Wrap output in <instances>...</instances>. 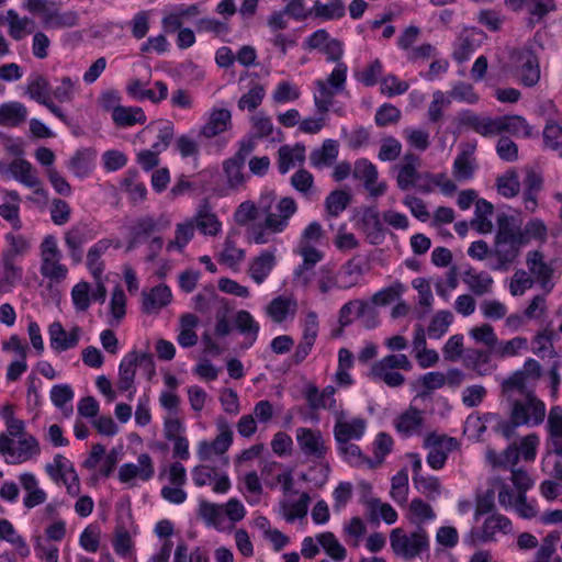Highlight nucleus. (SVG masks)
Returning <instances> with one entry per match:
<instances>
[{
	"instance_id": "nucleus-50",
	"label": "nucleus",
	"mask_w": 562,
	"mask_h": 562,
	"mask_svg": "<svg viewBox=\"0 0 562 562\" xmlns=\"http://www.w3.org/2000/svg\"><path fill=\"white\" fill-rule=\"evenodd\" d=\"M339 290H349L359 284L363 276L362 265L356 259H349L337 271Z\"/></svg>"
},
{
	"instance_id": "nucleus-29",
	"label": "nucleus",
	"mask_w": 562,
	"mask_h": 562,
	"mask_svg": "<svg viewBox=\"0 0 562 562\" xmlns=\"http://www.w3.org/2000/svg\"><path fill=\"white\" fill-rule=\"evenodd\" d=\"M475 145L465 144L452 165V175L457 181L463 182L473 178L476 164L473 157Z\"/></svg>"
},
{
	"instance_id": "nucleus-21",
	"label": "nucleus",
	"mask_w": 562,
	"mask_h": 562,
	"mask_svg": "<svg viewBox=\"0 0 562 562\" xmlns=\"http://www.w3.org/2000/svg\"><path fill=\"white\" fill-rule=\"evenodd\" d=\"M155 474L153 459L148 453H142L137 458V464L124 463L119 470V480L122 483H131L134 479L147 482Z\"/></svg>"
},
{
	"instance_id": "nucleus-25",
	"label": "nucleus",
	"mask_w": 562,
	"mask_h": 562,
	"mask_svg": "<svg viewBox=\"0 0 562 562\" xmlns=\"http://www.w3.org/2000/svg\"><path fill=\"white\" fill-rule=\"evenodd\" d=\"M526 265L546 293H549L553 288V283L551 282L553 268L550 263L544 261L543 254L539 250L529 251L527 254Z\"/></svg>"
},
{
	"instance_id": "nucleus-33",
	"label": "nucleus",
	"mask_w": 562,
	"mask_h": 562,
	"mask_svg": "<svg viewBox=\"0 0 562 562\" xmlns=\"http://www.w3.org/2000/svg\"><path fill=\"white\" fill-rule=\"evenodd\" d=\"M367 428L366 419L361 417L351 420L337 419L334 425V438L336 442H350V440H359L364 435Z\"/></svg>"
},
{
	"instance_id": "nucleus-49",
	"label": "nucleus",
	"mask_w": 562,
	"mask_h": 562,
	"mask_svg": "<svg viewBox=\"0 0 562 562\" xmlns=\"http://www.w3.org/2000/svg\"><path fill=\"white\" fill-rule=\"evenodd\" d=\"M315 86L316 91L313 99L316 112L321 115H326L333 105L334 98L342 91L335 90L333 86H329L323 79L316 80Z\"/></svg>"
},
{
	"instance_id": "nucleus-8",
	"label": "nucleus",
	"mask_w": 562,
	"mask_h": 562,
	"mask_svg": "<svg viewBox=\"0 0 562 562\" xmlns=\"http://www.w3.org/2000/svg\"><path fill=\"white\" fill-rule=\"evenodd\" d=\"M41 447L38 440L32 436L19 438L15 443L14 439L5 434L0 435V454L9 464H21L34 457L40 456Z\"/></svg>"
},
{
	"instance_id": "nucleus-6",
	"label": "nucleus",
	"mask_w": 562,
	"mask_h": 562,
	"mask_svg": "<svg viewBox=\"0 0 562 562\" xmlns=\"http://www.w3.org/2000/svg\"><path fill=\"white\" fill-rule=\"evenodd\" d=\"M40 272L43 278L59 283L68 276V268L61 263V251L54 235H46L41 245Z\"/></svg>"
},
{
	"instance_id": "nucleus-5",
	"label": "nucleus",
	"mask_w": 562,
	"mask_h": 562,
	"mask_svg": "<svg viewBox=\"0 0 562 562\" xmlns=\"http://www.w3.org/2000/svg\"><path fill=\"white\" fill-rule=\"evenodd\" d=\"M255 147L256 143L252 137L241 139L235 155L223 161V173L228 189L239 191L246 187L249 177L244 172V168L248 156L255 150Z\"/></svg>"
},
{
	"instance_id": "nucleus-44",
	"label": "nucleus",
	"mask_w": 562,
	"mask_h": 562,
	"mask_svg": "<svg viewBox=\"0 0 562 562\" xmlns=\"http://www.w3.org/2000/svg\"><path fill=\"white\" fill-rule=\"evenodd\" d=\"M151 131L158 132L157 140L151 145L153 148L160 153L165 151L171 144V140L175 135L173 124L170 121H159L150 123L137 134V137H142L146 133Z\"/></svg>"
},
{
	"instance_id": "nucleus-27",
	"label": "nucleus",
	"mask_w": 562,
	"mask_h": 562,
	"mask_svg": "<svg viewBox=\"0 0 562 562\" xmlns=\"http://www.w3.org/2000/svg\"><path fill=\"white\" fill-rule=\"evenodd\" d=\"M475 423L477 424L479 434L484 432L487 426H491L495 432L501 434L506 439L514 437L517 428L521 427V425L510 416L508 420H505L496 413H485L482 417H477Z\"/></svg>"
},
{
	"instance_id": "nucleus-56",
	"label": "nucleus",
	"mask_w": 562,
	"mask_h": 562,
	"mask_svg": "<svg viewBox=\"0 0 562 562\" xmlns=\"http://www.w3.org/2000/svg\"><path fill=\"white\" fill-rule=\"evenodd\" d=\"M316 541L335 562H342L347 558L346 548L331 531H324L316 535Z\"/></svg>"
},
{
	"instance_id": "nucleus-46",
	"label": "nucleus",
	"mask_w": 562,
	"mask_h": 562,
	"mask_svg": "<svg viewBox=\"0 0 562 562\" xmlns=\"http://www.w3.org/2000/svg\"><path fill=\"white\" fill-rule=\"evenodd\" d=\"M526 380L527 376L525 372L516 371L503 381L502 391L509 403L513 402V398H519L527 396L528 393H535L532 390L528 389Z\"/></svg>"
},
{
	"instance_id": "nucleus-13",
	"label": "nucleus",
	"mask_w": 562,
	"mask_h": 562,
	"mask_svg": "<svg viewBox=\"0 0 562 562\" xmlns=\"http://www.w3.org/2000/svg\"><path fill=\"white\" fill-rule=\"evenodd\" d=\"M424 447L429 449L427 464L434 470H440L445 467L448 454L458 449L459 442L453 437L432 432L426 436Z\"/></svg>"
},
{
	"instance_id": "nucleus-10",
	"label": "nucleus",
	"mask_w": 562,
	"mask_h": 562,
	"mask_svg": "<svg viewBox=\"0 0 562 562\" xmlns=\"http://www.w3.org/2000/svg\"><path fill=\"white\" fill-rule=\"evenodd\" d=\"M509 63L520 75V81L524 86L532 87L539 81V61L530 47L513 49L509 54Z\"/></svg>"
},
{
	"instance_id": "nucleus-59",
	"label": "nucleus",
	"mask_w": 562,
	"mask_h": 562,
	"mask_svg": "<svg viewBox=\"0 0 562 562\" xmlns=\"http://www.w3.org/2000/svg\"><path fill=\"white\" fill-rule=\"evenodd\" d=\"M304 146L296 145L290 147L288 145L281 146L278 150V170L281 175H285L291 168L295 166V161L304 159Z\"/></svg>"
},
{
	"instance_id": "nucleus-4",
	"label": "nucleus",
	"mask_w": 562,
	"mask_h": 562,
	"mask_svg": "<svg viewBox=\"0 0 562 562\" xmlns=\"http://www.w3.org/2000/svg\"><path fill=\"white\" fill-rule=\"evenodd\" d=\"M413 364L404 353H391L375 361L370 369V378L382 381L390 387H398L404 384L405 378L396 370H412Z\"/></svg>"
},
{
	"instance_id": "nucleus-58",
	"label": "nucleus",
	"mask_w": 562,
	"mask_h": 562,
	"mask_svg": "<svg viewBox=\"0 0 562 562\" xmlns=\"http://www.w3.org/2000/svg\"><path fill=\"white\" fill-rule=\"evenodd\" d=\"M69 170L74 176L83 179L93 170V155L89 149H80L75 153L68 162Z\"/></svg>"
},
{
	"instance_id": "nucleus-48",
	"label": "nucleus",
	"mask_w": 562,
	"mask_h": 562,
	"mask_svg": "<svg viewBox=\"0 0 562 562\" xmlns=\"http://www.w3.org/2000/svg\"><path fill=\"white\" fill-rule=\"evenodd\" d=\"M113 123L117 127H131L136 124L146 123V114L139 106H124L116 108L112 115Z\"/></svg>"
},
{
	"instance_id": "nucleus-32",
	"label": "nucleus",
	"mask_w": 562,
	"mask_h": 562,
	"mask_svg": "<svg viewBox=\"0 0 562 562\" xmlns=\"http://www.w3.org/2000/svg\"><path fill=\"white\" fill-rule=\"evenodd\" d=\"M142 310L146 314L157 313L167 306L172 299L171 290L168 285L160 283L151 288L148 292L142 293Z\"/></svg>"
},
{
	"instance_id": "nucleus-14",
	"label": "nucleus",
	"mask_w": 562,
	"mask_h": 562,
	"mask_svg": "<svg viewBox=\"0 0 562 562\" xmlns=\"http://www.w3.org/2000/svg\"><path fill=\"white\" fill-rule=\"evenodd\" d=\"M296 442L301 452L310 460L324 461L329 447L326 443L321 430L307 427L296 429Z\"/></svg>"
},
{
	"instance_id": "nucleus-36",
	"label": "nucleus",
	"mask_w": 562,
	"mask_h": 562,
	"mask_svg": "<svg viewBox=\"0 0 562 562\" xmlns=\"http://www.w3.org/2000/svg\"><path fill=\"white\" fill-rule=\"evenodd\" d=\"M462 281L469 291L476 296H483L493 291L494 279L486 271L468 268L462 274Z\"/></svg>"
},
{
	"instance_id": "nucleus-26",
	"label": "nucleus",
	"mask_w": 562,
	"mask_h": 562,
	"mask_svg": "<svg viewBox=\"0 0 562 562\" xmlns=\"http://www.w3.org/2000/svg\"><path fill=\"white\" fill-rule=\"evenodd\" d=\"M424 413L411 405L394 422L396 431L403 437L419 436L424 428Z\"/></svg>"
},
{
	"instance_id": "nucleus-54",
	"label": "nucleus",
	"mask_w": 562,
	"mask_h": 562,
	"mask_svg": "<svg viewBox=\"0 0 562 562\" xmlns=\"http://www.w3.org/2000/svg\"><path fill=\"white\" fill-rule=\"evenodd\" d=\"M520 458V451L517 443L509 445L503 452L498 453L494 450H488L486 452L487 461L494 468L501 469H515L514 467L517 464Z\"/></svg>"
},
{
	"instance_id": "nucleus-12",
	"label": "nucleus",
	"mask_w": 562,
	"mask_h": 562,
	"mask_svg": "<svg viewBox=\"0 0 562 562\" xmlns=\"http://www.w3.org/2000/svg\"><path fill=\"white\" fill-rule=\"evenodd\" d=\"M144 366L146 369L154 371L153 356L148 352L137 353L135 350L126 353L119 366V382L117 387L121 392L133 390L134 380L136 374V367Z\"/></svg>"
},
{
	"instance_id": "nucleus-34",
	"label": "nucleus",
	"mask_w": 562,
	"mask_h": 562,
	"mask_svg": "<svg viewBox=\"0 0 562 562\" xmlns=\"http://www.w3.org/2000/svg\"><path fill=\"white\" fill-rule=\"evenodd\" d=\"M367 518L371 524L379 525L383 520L387 525L396 522L398 515L389 504L378 497H370L364 501Z\"/></svg>"
},
{
	"instance_id": "nucleus-38",
	"label": "nucleus",
	"mask_w": 562,
	"mask_h": 562,
	"mask_svg": "<svg viewBox=\"0 0 562 562\" xmlns=\"http://www.w3.org/2000/svg\"><path fill=\"white\" fill-rule=\"evenodd\" d=\"M191 220L195 229L205 236H216L222 229V223L206 203L199 206Z\"/></svg>"
},
{
	"instance_id": "nucleus-18",
	"label": "nucleus",
	"mask_w": 562,
	"mask_h": 562,
	"mask_svg": "<svg viewBox=\"0 0 562 562\" xmlns=\"http://www.w3.org/2000/svg\"><path fill=\"white\" fill-rule=\"evenodd\" d=\"M68 0H65L67 2ZM57 5H61V3H56L53 5L48 3L41 9L36 14L42 18L43 25L46 29H63V27H72L78 24L79 16L76 11H59Z\"/></svg>"
},
{
	"instance_id": "nucleus-11",
	"label": "nucleus",
	"mask_w": 562,
	"mask_h": 562,
	"mask_svg": "<svg viewBox=\"0 0 562 562\" xmlns=\"http://www.w3.org/2000/svg\"><path fill=\"white\" fill-rule=\"evenodd\" d=\"M95 236L97 233L86 223H77L64 233V244L74 266L82 262L85 246L93 240Z\"/></svg>"
},
{
	"instance_id": "nucleus-7",
	"label": "nucleus",
	"mask_w": 562,
	"mask_h": 562,
	"mask_svg": "<svg viewBox=\"0 0 562 562\" xmlns=\"http://www.w3.org/2000/svg\"><path fill=\"white\" fill-rule=\"evenodd\" d=\"M509 404V416L521 426L536 427L541 425L546 418V404L535 393L513 398Z\"/></svg>"
},
{
	"instance_id": "nucleus-41",
	"label": "nucleus",
	"mask_w": 562,
	"mask_h": 562,
	"mask_svg": "<svg viewBox=\"0 0 562 562\" xmlns=\"http://www.w3.org/2000/svg\"><path fill=\"white\" fill-rule=\"evenodd\" d=\"M13 179L27 188H36L41 184L38 177L33 170V166L25 159H14L7 167V172Z\"/></svg>"
},
{
	"instance_id": "nucleus-16",
	"label": "nucleus",
	"mask_w": 562,
	"mask_h": 562,
	"mask_svg": "<svg viewBox=\"0 0 562 562\" xmlns=\"http://www.w3.org/2000/svg\"><path fill=\"white\" fill-rule=\"evenodd\" d=\"M522 239H506L495 238L494 249L491 256L496 258V261L490 263L488 267L494 271H506L512 263L515 262L524 246Z\"/></svg>"
},
{
	"instance_id": "nucleus-40",
	"label": "nucleus",
	"mask_w": 562,
	"mask_h": 562,
	"mask_svg": "<svg viewBox=\"0 0 562 562\" xmlns=\"http://www.w3.org/2000/svg\"><path fill=\"white\" fill-rule=\"evenodd\" d=\"M160 229L159 222L155 217L150 215L139 217L132 227L128 249L144 244L154 233Z\"/></svg>"
},
{
	"instance_id": "nucleus-55",
	"label": "nucleus",
	"mask_w": 562,
	"mask_h": 562,
	"mask_svg": "<svg viewBox=\"0 0 562 562\" xmlns=\"http://www.w3.org/2000/svg\"><path fill=\"white\" fill-rule=\"evenodd\" d=\"M313 18L322 21H333L345 16L346 9L342 0H333L329 3H323L315 0L312 7Z\"/></svg>"
},
{
	"instance_id": "nucleus-43",
	"label": "nucleus",
	"mask_w": 562,
	"mask_h": 562,
	"mask_svg": "<svg viewBox=\"0 0 562 562\" xmlns=\"http://www.w3.org/2000/svg\"><path fill=\"white\" fill-rule=\"evenodd\" d=\"M55 82L56 86L52 89V97L60 103H71L81 89L78 77L63 76L56 78Z\"/></svg>"
},
{
	"instance_id": "nucleus-37",
	"label": "nucleus",
	"mask_w": 562,
	"mask_h": 562,
	"mask_svg": "<svg viewBox=\"0 0 562 562\" xmlns=\"http://www.w3.org/2000/svg\"><path fill=\"white\" fill-rule=\"evenodd\" d=\"M232 122V114L227 109H213L205 124L200 130V135L212 138L225 132Z\"/></svg>"
},
{
	"instance_id": "nucleus-23",
	"label": "nucleus",
	"mask_w": 562,
	"mask_h": 562,
	"mask_svg": "<svg viewBox=\"0 0 562 562\" xmlns=\"http://www.w3.org/2000/svg\"><path fill=\"white\" fill-rule=\"evenodd\" d=\"M282 468L283 465L279 462H268L261 470V476L270 488H276L278 485H281L282 492L289 494L294 485L293 471L286 468L282 472H278Z\"/></svg>"
},
{
	"instance_id": "nucleus-20",
	"label": "nucleus",
	"mask_w": 562,
	"mask_h": 562,
	"mask_svg": "<svg viewBox=\"0 0 562 562\" xmlns=\"http://www.w3.org/2000/svg\"><path fill=\"white\" fill-rule=\"evenodd\" d=\"M359 228L364 233L371 245H380L385 239V229L375 207H367L358 220Z\"/></svg>"
},
{
	"instance_id": "nucleus-19",
	"label": "nucleus",
	"mask_w": 562,
	"mask_h": 562,
	"mask_svg": "<svg viewBox=\"0 0 562 562\" xmlns=\"http://www.w3.org/2000/svg\"><path fill=\"white\" fill-rule=\"evenodd\" d=\"M22 199L16 190H3L0 203V217L10 224L12 231L19 232L23 228L21 218Z\"/></svg>"
},
{
	"instance_id": "nucleus-24",
	"label": "nucleus",
	"mask_w": 562,
	"mask_h": 562,
	"mask_svg": "<svg viewBox=\"0 0 562 562\" xmlns=\"http://www.w3.org/2000/svg\"><path fill=\"white\" fill-rule=\"evenodd\" d=\"M483 38L484 33L476 29H468L462 31L454 44V60L459 64L467 61L471 55L480 47Z\"/></svg>"
},
{
	"instance_id": "nucleus-42",
	"label": "nucleus",
	"mask_w": 562,
	"mask_h": 562,
	"mask_svg": "<svg viewBox=\"0 0 562 562\" xmlns=\"http://www.w3.org/2000/svg\"><path fill=\"white\" fill-rule=\"evenodd\" d=\"M297 303L291 296L279 295L267 306L268 316L277 324L283 323L289 316H294Z\"/></svg>"
},
{
	"instance_id": "nucleus-1",
	"label": "nucleus",
	"mask_w": 562,
	"mask_h": 562,
	"mask_svg": "<svg viewBox=\"0 0 562 562\" xmlns=\"http://www.w3.org/2000/svg\"><path fill=\"white\" fill-rule=\"evenodd\" d=\"M460 121L463 125L471 127L474 132L485 137L502 133H508L514 136L530 135L527 121L519 115L488 117L465 111L461 114Z\"/></svg>"
},
{
	"instance_id": "nucleus-31",
	"label": "nucleus",
	"mask_w": 562,
	"mask_h": 562,
	"mask_svg": "<svg viewBox=\"0 0 562 562\" xmlns=\"http://www.w3.org/2000/svg\"><path fill=\"white\" fill-rule=\"evenodd\" d=\"M276 252V248L265 249L252 259L248 273L255 283L261 284L269 277L277 265Z\"/></svg>"
},
{
	"instance_id": "nucleus-39",
	"label": "nucleus",
	"mask_w": 562,
	"mask_h": 562,
	"mask_svg": "<svg viewBox=\"0 0 562 562\" xmlns=\"http://www.w3.org/2000/svg\"><path fill=\"white\" fill-rule=\"evenodd\" d=\"M235 327L236 329L245 336V340L241 345L244 349H249L254 346L258 338V334L260 330L259 323L256 322L254 316L245 310H240L235 315Z\"/></svg>"
},
{
	"instance_id": "nucleus-60",
	"label": "nucleus",
	"mask_w": 562,
	"mask_h": 562,
	"mask_svg": "<svg viewBox=\"0 0 562 562\" xmlns=\"http://www.w3.org/2000/svg\"><path fill=\"white\" fill-rule=\"evenodd\" d=\"M50 401L55 407L63 411L66 416H69L72 413L71 402L74 400L75 393L69 384H56L52 387Z\"/></svg>"
},
{
	"instance_id": "nucleus-64",
	"label": "nucleus",
	"mask_w": 562,
	"mask_h": 562,
	"mask_svg": "<svg viewBox=\"0 0 562 562\" xmlns=\"http://www.w3.org/2000/svg\"><path fill=\"white\" fill-rule=\"evenodd\" d=\"M45 471L48 476L55 482L60 483L65 477L74 473V464L63 454H56L52 463L45 465Z\"/></svg>"
},
{
	"instance_id": "nucleus-22",
	"label": "nucleus",
	"mask_w": 562,
	"mask_h": 562,
	"mask_svg": "<svg viewBox=\"0 0 562 562\" xmlns=\"http://www.w3.org/2000/svg\"><path fill=\"white\" fill-rule=\"evenodd\" d=\"M48 335L50 348L56 352H61L78 345L81 328L74 326L69 331H66L59 322H54L48 327Z\"/></svg>"
},
{
	"instance_id": "nucleus-53",
	"label": "nucleus",
	"mask_w": 562,
	"mask_h": 562,
	"mask_svg": "<svg viewBox=\"0 0 562 562\" xmlns=\"http://www.w3.org/2000/svg\"><path fill=\"white\" fill-rule=\"evenodd\" d=\"M338 156V143L334 139H325L319 148L310 154V161L313 167L322 168L330 166Z\"/></svg>"
},
{
	"instance_id": "nucleus-47",
	"label": "nucleus",
	"mask_w": 562,
	"mask_h": 562,
	"mask_svg": "<svg viewBox=\"0 0 562 562\" xmlns=\"http://www.w3.org/2000/svg\"><path fill=\"white\" fill-rule=\"evenodd\" d=\"M194 233L195 226L191 218L178 223L175 229V238L166 246L167 251H178L182 254L188 244L193 239Z\"/></svg>"
},
{
	"instance_id": "nucleus-52",
	"label": "nucleus",
	"mask_w": 562,
	"mask_h": 562,
	"mask_svg": "<svg viewBox=\"0 0 562 562\" xmlns=\"http://www.w3.org/2000/svg\"><path fill=\"white\" fill-rule=\"evenodd\" d=\"M27 109L18 101L5 102L0 105V125L18 126L26 120Z\"/></svg>"
},
{
	"instance_id": "nucleus-30",
	"label": "nucleus",
	"mask_w": 562,
	"mask_h": 562,
	"mask_svg": "<svg viewBox=\"0 0 562 562\" xmlns=\"http://www.w3.org/2000/svg\"><path fill=\"white\" fill-rule=\"evenodd\" d=\"M336 389L333 385L325 386L322 391L316 385H308L304 391V397L308 407L313 411L328 409L334 411L337 407L335 398Z\"/></svg>"
},
{
	"instance_id": "nucleus-15",
	"label": "nucleus",
	"mask_w": 562,
	"mask_h": 562,
	"mask_svg": "<svg viewBox=\"0 0 562 562\" xmlns=\"http://www.w3.org/2000/svg\"><path fill=\"white\" fill-rule=\"evenodd\" d=\"M26 93L32 100L36 101L41 105H44L63 123H68L67 115L64 113L61 108L54 103L52 99L50 85L44 76L36 75L30 78L27 81Z\"/></svg>"
},
{
	"instance_id": "nucleus-63",
	"label": "nucleus",
	"mask_w": 562,
	"mask_h": 562,
	"mask_svg": "<svg viewBox=\"0 0 562 562\" xmlns=\"http://www.w3.org/2000/svg\"><path fill=\"white\" fill-rule=\"evenodd\" d=\"M216 428L218 435L210 443L214 454H224L233 443V431L227 420L223 417L217 418Z\"/></svg>"
},
{
	"instance_id": "nucleus-62",
	"label": "nucleus",
	"mask_w": 562,
	"mask_h": 562,
	"mask_svg": "<svg viewBox=\"0 0 562 562\" xmlns=\"http://www.w3.org/2000/svg\"><path fill=\"white\" fill-rule=\"evenodd\" d=\"M0 291L9 292L22 279L23 270L14 260L1 258Z\"/></svg>"
},
{
	"instance_id": "nucleus-51",
	"label": "nucleus",
	"mask_w": 562,
	"mask_h": 562,
	"mask_svg": "<svg viewBox=\"0 0 562 562\" xmlns=\"http://www.w3.org/2000/svg\"><path fill=\"white\" fill-rule=\"evenodd\" d=\"M547 429L554 453L562 456V407H551L547 420Z\"/></svg>"
},
{
	"instance_id": "nucleus-17",
	"label": "nucleus",
	"mask_w": 562,
	"mask_h": 562,
	"mask_svg": "<svg viewBox=\"0 0 562 562\" xmlns=\"http://www.w3.org/2000/svg\"><path fill=\"white\" fill-rule=\"evenodd\" d=\"M352 176L363 182L366 190L373 198L381 196L386 191L385 182L376 183L379 176L376 167L366 158L358 159L355 162Z\"/></svg>"
},
{
	"instance_id": "nucleus-3",
	"label": "nucleus",
	"mask_w": 562,
	"mask_h": 562,
	"mask_svg": "<svg viewBox=\"0 0 562 562\" xmlns=\"http://www.w3.org/2000/svg\"><path fill=\"white\" fill-rule=\"evenodd\" d=\"M390 546L396 557L414 560L429 550V536L423 527H418L409 535L403 528L397 527L390 532Z\"/></svg>"
},
{
	"instance_id": "nucleus-57",
	"label": "nucleus",
	"mask_w": 562,
	"mask_h": 562,
	"mask_svg": "<svg viewBox=\"0 0 562 562\" xmlns=\"http://www.w3.org/2000/svg\"><path fill=\"white\" fill-rule=\"evenodd\" d=\"M337 450L339 456L351 467H362L364 464H368L370 468L375 467L374 461L367 458L358 445L337 442Z\"/></svg>"
},
{
	"instance_id": "nucleus-2",
	"label": "nucleus",
	"mask_w": 562,
	"mask_h": 562,
	"mask_svg": "<svg viewBox=\"0 0 562 562\" xmlns=\"http://www.w3.org/2000/svg\"><path fill=\"white\" fill-rule=\"evenodd\" d=\"M276 210L278 214H269L262 223L251 226L248 231V241L256 245L270 243V235L283 233L290 224L291 217L297 212V203L291 196L281 198Z\"/></svg>"
},
{
	"instance_id": "nucleus-28",
	"label": "nucleus",
	"mask_w": 562,
	"mask_h": 562,
	"mask_svg": "<svg viewBox=\"0 0 562 562\" xmlns=\"http://www.w3.org/2000/svg\"><path fill=\"white\" fill-rule=\"evenodd\" d=\"M492 353L488 349L469 348L463 355V366L480 376L488 375L496 369V364L492 362Z\"/></svg>"
},
{
	"instance_id": "nucleus-45",
	"label": "nucleus",
	"mask_w": 562,
	"mask_h": 562,
	"mask_svg": "<svg viewBox=\"0 0 562 562\" xmlns=\"http://www.w3.org/2000/svg\"><path fill=\"white\" fill-rule=\"evenodd\" d=\"M5 248L2 250L1 258L15 260L22 257L31 249V240L25 235L12 231L4 235Z\"/></svg>"
},
{
	"instance_id": "nucleus-9",
	"label": "nucleus",
	"mask_w": 562,
	"mask_h": 562,
	"mask_svg": "<svg viewBox=\"0 0 562 562\" xmlns=\"http://www.w3.org/2000/svg\"><path fill=\"white\" fill-rule=\"evenodd\" d=\"M513 531V525L506 516L493 513L483 521L481 530L472 529L465 536L464 543L469 546H476L479 543L494 542L497 540V533L508 535Z\"/></svg>"
},
{
	"instance_id": "nucleus-61",
	"label": "nucleus",
	"mask_w": 562,
	"mask_h": 562,
	"mask_svg": "<svg viewBox=\"0 0 562 562\" xmlns=\"http://www.w3.org/2000/svg\"><path fill=\"white\" fill-rule=\"evenodd\" d=\"M555 333L549 329L539 331L532 339V352L539 358H555L557 351L553 346Z\"/></svg>"
},
{
	"instance_id": "nucleus-35",
	"label": "nucleus",
	"mask_w": 562,
	"mask_h": 562,
	"mask_svg": "<svg viewBox=\"0 0 562 562\" xmlns=\"http://www.w3.org/2000/svg\"><path fill=\"white\" fill-rule=\"evenodd\" d=\"M112 240L109 238H102L94 243L87 252L86 266L91 273L94 281H99L102 278L105 266L102 260V256L111 247Z\"/></svg>"
}]
</instances>
